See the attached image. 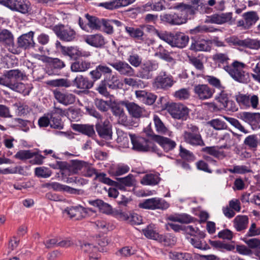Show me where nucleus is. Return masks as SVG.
Masks as SVG:
<instances>
[{"label": "nucleus", "instance_id": "obj_29", "mask_svg": "<svg viewBox=\"0 0 260 260\" xmlns=\"http://www.w3.org/2000/svg\"><path fill=\"white\" fill-rule=\"evenodd\" d=\"M202 151L219 159H223L226 156L224 151L219 150L218 146L206 147L202 149Z\"/></svg>", "mask_w": 260, "mask_h": 260}, {"label": "nucleus", "instance_id": "obj_35", "mask_svg": "<svg viewBox=\"0 0 260 260\" xmlns=\"http://www.w3.org/2000/svg\"><path fill=\"white\" fill-rule=\"evenodd\" d=\"M159 181V178L157 175L148 174L145 175L141 179V183L145 185H153L157 184Z\"/></svg>", "mask_w": 260, "mask_h": 260}, {"label": "nucleus", "instance_id": "obj_42", "mask_svg": "<svg viewBox=\"0 0 260 260\" xmlns=\"http://www.w3.org/2000/svg\"><path fill=\"white\" fill-rule=\"evenodd\" d=\"M111 72V70L106 66H98L96 70L90 72V74L92 77L95 80L100 79L102 73H109Z\"/></svg>", "mask_w": 260, "mask_h": 260}, {"label": "nucleus", "instance_id": "obj_11", "mask_svg": "<svg viewBox=\"0 0 260 260\" xmlns=\"http://www.w3.org/2000/svg\"><path fill=\"white\" fill-rule=\"evenodd\" d=\"M208 21L210 23L217 24L225 23L232 24L235 21V19L233 18L232 12H227L214 14L209 17Z\"/></svg>", "mask_w": 260, "mask_h": 260}, {"label": "nucleus", "instance_id": "obj_51", "mask_svg": "<svg viewBox=\"0 0 260 260\" xmlns=\"http://www.w3.org/2000/svg\"><path fill=\"white\" fill-rule=\"evenodd\" d=\"M88 203L93 206L98 207L100 209H106L108 210H111V207L107 203H104L102 200L97 199L95 200H89Z\"/></svg>", "mask_w": 260, "mask_h": 260}, {"label": "nucleus", "instance_id": "obj_39", "mask_svg": "<svg viewBox=\"0 0 260 260\" xmlns=\"http://www.w3.org/2000/svg\"><path fill=\"white\" fill-rule=\"evenodd\" d=\"M50 117V126L51 127L55 129H62L63 123L62 122L59 116L54 115L53 114H48Z\"/></svg>", "mask_w": 260, "mask_h": 260}, {"label": "nucleus", "instance_id": "obj_38", "mask_svg": "<svg viewBox=\"0 0 260 260\" xmlns=\"http://www.w3.org/2000/svg\"><path fill=\"white\" fill-rule=\"evenodd\" d=\"M242 47L257 50L260 48V41L257 39L246 38L243 40Z\"/></svg>", "mask_w": 260, "mask_h": 260}, {"label": "nucleus", "instance_id": "obj_13", "mask_svg": "<svg viewBox=\"0 0 260 260\" xmlns=\"http://www.w3.org/2000/svg\"><path fill=\"white\" fill-rule=\"evenodd\" d=\"M243 66H224V69L235 80L244 82L246 80L247 74L243 70Z\"/></svg>", "mask_w": 260, "mask_h": 260}, {"label": "nucleus", "instance_id": "obj_44", "mask_svg": "<svg viewBox=\"0 0 260 260\" xmlns=\"http://www.w3.org/2000/svg\"><path fill=\"white\" fill-rule=\"evenodd\" d=\"M34 155L35 152L29 150H21L15 154L14 157L17 159L25 160L32 158Z\"/></svg>", "mask_w": 260, "mask_h": 260}, {"label": "nucleus", "instance_id": "obj_10", "mask_svg": "<svg viewBox=\"0 0 260 260\" xmlns=\"http://www.w3.org/2000/svg\"><path fill=\"white\" fill-rule=\"evenodd\" d=\"M236 101L241 105L254 109L257 108L259 99L257 95H252L251 96L246 94L239 93L236 95Z\"/></svg>", "mask_w": 260, "mask_h": 260}, {"label": "nucleus", "instance_id": "obj_19", "mask_svg": "<svg viewBox=\"0 0 260 260\" xmlns=\"http://www.w3.org/2000/svg\"><path fill=\"white\" fill-rule=\"evenodd\" d=\"M135 0H111L109 2L100 4V6L105 8L112 10L126 7L133 4Z\"/></svg>", "mask_w": 260, "mask_h": 260}, {"label": "nucleus", "instance_id": "obj_48", "mask_svg": "<svg viewBox=\"0 0 260 260\" xmlns=\"http://www.w3.org/2000/svg\"><path fill=\"white\" fill-rule=\"evenodd\" d=\"M208 124L216 130L226 129L227 125L225 123L218 119H213L208 122Z\"/></svg>", "mask_w": 260, "mask_h": 260}, {"label": "nucleus", "instance_id": "obj_26", "mask_svg": "<svg viewBox=\"0 0 260 260\" xmlns=\"http://www.w3.org/2000/svg\"><path fill=\"white\" fill-rule=\"evenodd\" d=\"M209 42L204 39L193 40L190 49L195 51H207L210 50Z\"/></svg>", "mask_w": 260, "mask_h": 260}, {"label": "nucleus", "instance_id": "obj_61", "mask_svg": "<svg viewBox=\"0 0 260 260\" xmlns=\"http://www.w3.org/2000/svg\"><path fill=\"white\" fill-rule=\"evenodd\" d=\"M62 53L64 55H67L70 58H76L77 51L73 47H62Z\"/></svg>", "mask_w": 260, "mask_h": 260}, {"label": "nucleus", "instance_id": "obj_53", "mask_svg": "<svg viewBox=\"0 0 260 260\" xmlns=\"http://www.w3.org/2000/svg\"><path fill=\"white\" fill-rule=\"evenodd\" d=\"M189 91L188 89L182 88L176 91L174 93V96L179 100H184L189 98Z\"/></svg>", "mask_w": 260, "mask_h": 260}, {"label": "nucleus", "instance_id": "obj_23", "mask_svg": "<svg viewBox=\"0 0 260 260\" xmlns=\"http://www.w3.org/2000/svg\"><path fill=\"white\" fill-rule=\"evenodd\" d=\"M248 223L249 218L246 215H237L233 220V226L238 232H240L246 229Z\"/></svg>", "mask_w": 260, "mask_h": 260}, {"label": "nucleus", "instance_id": "obj_31", "mask_svg": "<svg viewBox=\"0 0 260 260\" xmlns=\"http://www.w3.org/2000/svg\"><path fill=\"white\" fill-rule=\"evenodd\" d=\"M14 11L26 14L30 10V4L27 0H17Z\"/></svg>", "mask_w": 260, "mask_h": 260}, {"label": "nucleus", "instance_id": "obj_60", "mask_svg": "<svg viewBox=\"0 0 260 260\" xmlns=\"http://www.w3.org/2000/svg\"><path fill=\"white\" fill-rule=\"evenodd\" d=\"M102 25L104 26V31L108 34H112L114 32L113 25L110 20H102Z\"/></svg>", "mask_w": 260, "mask_h": 260}, {"label": "nucleus", "instance_id": "obj_24", "mask_svg": "<svg viewBox=\"0 0 260 260\" xmlns=\"http://www.w3.org/2000/svg\"><path fill=\"white\" fill-rule=\"evenodd\" d=\"M47 187L55 191H65L72 194H79V190L72 188L66 185H62L57 182L47 183L46 185Z\"/></svg>", "mask_w": 260, "mask_h": 260}, {"label": "nucleus", "instance_id": "obj_22", "mask_svg": "<svg viewBox=\"0 0 260 260\" xmlns=\"http://www.w3.org/2000/svg\"><path fill=\"white\" fill-rule=\"evenodd\" d=\"M173 85V80L171 77H168L166 74L159 75L155 79L153 86L156 89L167 88Z\"/></svg>", "mask_w": 260, "mask_h": 260}, {"label": "nucleus", "instance_id": "obj_57", "mask_svg": "<svg viewBox=\"0 0 260 260\" xmlns=\"http://www.w3.org/2000/svg\"><path fill=\"white\" fill-rule=\"evenodd\" d=\"M35 174L38 177L47 178L51 176V172L46 168L38 167L35 169Z\"/></svg>", "mask_w": 260, "mask_h": 260}, {"label": "nucleus", "instance_id": "obj_33", "mask_svg": "<svg viewBox=\"0 0 260 260\" xmlns=\"http://www.w3.org/2000/svg\"><path fill=\"white\" fill-rule=\"evenodd\" d=\"M125 31L130 37L138 40H143L144 32L141 28L125 27Z\"/></svg>", "mask_w": 260, "mask_h": 260}, {"label": "nucleus", "instance_id": "obj_14", "mask_svg": "<svg viewBox=\"0 0 260 260\" xmlns=\"http://www.w3.org/2000/svg\"><path fill=\"white\" fill-rule=\"evenodd\" d=\"M129 136L133 149L141 151H148L149 143L146 139L135 135L129 134Z\"/></svg>", "mask_w": 260, "mask_h": 260}, {"label": "nucleus", "instance_id": "obj_21", "mask_svg": "<svg viewBox=\"0 0 260 260\" xmlns=\"http://www.w3.org/2000/svg\"><path fill=\"white\" fill-rule=\"evenodd\" d=\"M55 99L60 103L64 105L72 104L75 101V96L70 93H63L57 90L53 91Z\"/></svg>", "mask_w": 260, "mask_h": 260}, {"label": "nucleus", "instance_id": "obj_15", "mask_svg": "<svg viewBox=\"0 0 260 260\" xmlns=\"http://www.w3.org/2000/svg\"><path fill=\"white\" fill-rule=\"evenodd\" d=\"M95 128L101 138L106 139L112 138V126L109 121L105 120L103 122H98L95 125Z\"/></svg>", "mask_w": 260, "mask_h": 260}, {"label": "nucleus", "instance_id": "obj_32", "mask_svg": "<svg viewBox=\"0 0 260 260\" xmlns=\"http://www.w3.org/2000/svg\"><path fill=\"white\" fill-rule=\"evenodd\" d=\"M144 235L148 238L157 240L160 235L158 234L154 224H149L143 230Z\"/></svg>", "mask_w": 260, "mask_h": 260}, {"label": "nucleus", "instance_id": "obj_9", "mask_svg": "<svg viewBox=\"0 0 260 260\" xmlns=\"http://www.w3.org/2000/svg\"><path fill=\"white\" fill-rule=\"evenodd\" d=\"M167 110L176 119L185 118L188 114V109L181 104L173 103L167 107Z\"/></svg>", "mask_w": 260, "mask_h": 260}, {"label": "nucleus", "instance_id": "obj_4", "mask_svg": "<svg viewBox=\"0 0 260 260\" xmlns=\"http://www.w3.org/2000/svg\"><path fill=\"white\" fill-rule=\"evenodd\" d=\"M0 44L6 47L13 54H18L19 50L14 45V36L7 29H0Z\"/></svg>", "mask_w": 260, "mask_h": 260}, {"label": "nucleus", "instance_id": "obj_46", "mask_svg": "<svg viewBox=\"0 0 260 260\" xmlns=\"http://www.w3.org/2000/svg\"><path fill=\"white\" fill-rule=\"evenodd\" d=\"M39 59L42 60L44 63L52 64L64 65L63 62L57 58H52L46 56H39Z\"/></svg>", "mask_w": 260, "mask_h": 260}, {"label": "nucleus", "instance_id": "obj_62", "mask_svg": "<svg viewBox=\"0 0 260 260\" xmlns=\"http://www.w3.org/2000/svg\"><path fill=\"white\" fill-rule=\"evenodd\" d=\"M225 41L230 46L242 47L243 45V40H240L235 36L226 38Z\"/></svg>", "mask_w": 260, "mask_h": 260}, {"label": "nucleus", "instance_id": "obj_1", "mask_svg": "<svg viewBox=\"0 0 260 260\" xmlns=\"http://www.w3.org/2000/svg\"><path fill=\"white\" fill-rule=\"evenodd\" d=\"M25 77V74L19 70L8 71L0 77V84L16 91L23 92L26 89L25 85L19 81L23 80Z\"/></svg>", "mask_w": 260, "mask_h": 260}, {"label": "nucleus", "instance_id": "obj_64", "mask_svg": "<svg viewBox=\"0 0 260 260\" xmlns=\"http://www.w3.org/2000/svg\"><path fill=\"white\" fill-rule=\"evenodd\" d=\"M129 170V167L124 164H120L116 166L115 170V175L120 176L127 173Z\"/></svg>", "mask_w": 260, "mask_h": 260}, {"label": "nucleus", "instance_id": "obj_5", "mask_svg": "<svg viewBox=\"0 0 260 260\" xmlns=\"http://www.w3.org/2000/svg\"><path fill=\"white\" fill-rule=\"evenodd\" d=\"M146 130L147 135L152 137V139L157 142L166 151H169L173 149L176 144L175 141L169 138L155 134L150 127V125Z\"/></svg>", "mask_w": 260, "mask_h": 260}, {"label": "nucleus", "instance_id": "obj_30", "mask_svg": "<svg viewBox=\"0 0 260 260\" xmlns=\"http://www.w3.org/2000/svg\"><path fill=\"white\" fill-rule=\"evenodd\" d=\"M138 67V66H136ZM138 72L137 75L140 77L145 79L151 78L154 71L156 70L153 66H139Z\"/></svg>", "mask_w": 260, "mask_h": 260}, {"label": "nucleus", "instance_id": "obj_50", "mask_svg": "<svg viewBox=\"0 0 260 260\" xmlns=\"http://www.w3.org/2000/svg\"><path fill=\"white\" fill-rule=\"evenodd\" d=\"M190 243L195 247L202 250L209 249V246L203 240L191 238L190 240Z\"/></svg>", "mask_w": 260, "mask_h": 260}, {"label": "nucleus", "instance_id": "obj_56", "mask_svg": "<svg viewBox=\"0 0 260 260\" xmlns=\"http://www.w3.org/2000/svg\"><path fill=\"white\" fill-rule=\"evenodd\" d=\"M87 163L80 160H75L72 163V168L73 169L75 173H77L78 171H80L81 173L82 174V172L85 167Z\"/></svg>", "mask_w": 260, "mask_h": 260}, {"label": "nucleus", "instance_id": "obj_45", "mask_svg": "<svg viewBox=\"0 0 260 260\" xmlns=\"http://www.w3.org/2000/svg\"><path fill=\"white\" fill-rule=\"evenodd\" d=\"M118 137L117 141L124 147H128L129 146V137L127 134L122 131L117 133Z\"/></svg>", "mask_w": 260, "mask_h": 260}, {"label": "nucleus", "instance_id": "obj_52", "mask_svg": "<svg viewBox=\"0 0 260 260\" xmlns=\"http://www.w3.org/2000/svg\"><path fill=\"white\" fill-rule=\"evenodd\" d=\"M94 104L99 110L104 112L108 111L110 106L109 102L100 99L94 100Z\"/></svg>", "mask_w": 260, "mask_h": 260}, {"label": "nucleus", "instance_id": "obj_8", "mask_svg": "<svg viewBox=\"0 0 260 260\" xmlns=\"http://www.w3.org/2000/svg\"><path fill=\"white\" fill-rule=\"evenodd\" d=\"M54 31L60 40L64 41H72L76 38L75 31L71 27H65L64 25L54 26Z\"/></svg>", "mask_w": 260, "mask_h": 260}, {"label": "nucleus", "instance_id": "obj_18", "mask_svg": "<svg viewBox=\"0 0 260 260\" xmlns=\"http://www.w3.org/2000/svg\"><path fill=\"white\" fill-rule=\"evenodd\" d=\"M122 104L126 107L129 114L133 117L138 118L142 116L144 109L134 102H123Z\"/></svg>", "mask_w": 260, "mask_h": 260}, {"label": "nucleus", "instance_id": "obj_7", "mask_svg": "<svg viewBox=\"0 0 260 260\" xmlns=\"http://www.w3.org/2000/svg\"><path fill=\"white\" fill-rule=\"evenodd\" d=\"M139 207L146 209H166L169 208V204L161 199L154 198L146 200L139 204Z\"/></svg>", "mask_w": 260, "mask_h": 260}, {"label": "nucleus", "instance_id": "obj_6", "mask_svg": "<svg viewBox=\"0 0 260 260\" xmlns=\"http://www.w3.org/2000/svg\"><path fill=\"white\" fill-rule=\"evenodd\" d=\"M89 260H98L100 258L99 250L94 245L86 241H79L76 244Z\"/></svg>", "mask_w": 260, "mask_h": 260}, {"label": "nucleus", "instance_id": "obj_55", "mask_svg": "<svg viewBox=\"0 0 260 260\" xmlns=\"http://www.w3.org/2000/svg\"><path fill=\"white\" fill-rule=\"evenodd\" d=\"M188 59L190 63L193 65H203L206 63V58L202 55H200L198 57L188 56Z\"/></svg>", "mask_w": 260, "mask_h": 260}, {"label": "nucleus", "instance_id": "obj_58", "mask_svg": "<svg viewBox=\"0 0 260 260\" xmlns=\"http://www.w3.org/2000/svg\"><path fill=\"white\" fill-rule=\"evenodd\" d=\"M121 74L132 76L134 74L135 71L131 66H114Z\"/></svg>", "mask_w": 260, "mask_h": 260}, {"label": "nucleus", "instance_id": "obj_36", "mask_svg": "<svg viewBox=\"0 0 260 260\" xmlns=\"http://www.w3.org/2000/svg\"><path fill=\"white\" fill-rule=\"evenodd\" d=\"M242 17L250 27L259 19V17L255 11H249L244 13L243 14Z\"/></svg>", "mask_w": 260, "mask_h": 260}, {"label": "nucleus", "instance_id": "obj_20", "mask_svg": "<svg viewBox=\"0 0 260 260\" xmlns=\"http://www.w3.org/2000/svg\"><path fill=\"white\" fill-rule=\"evenodd\" d=\"M183 137L184 141L192 146H201L205 145L204 141L200 133L190 134L187 133H183Z\"/></svg>", "mask_w": 260, "mask_h": 260}, {"label": "nucleus", "instance_id": "obj_54", "mask_svg": "<svg viewBox=\"0 0 260 260\" xmlns=\"http://www.w3.org/2000/svg\"><path fill=\"white\" fill-rule=\"evenodd\" d=\"M97 173L96 170L91 165L87 163L84 168L82 175L86 177H91L94 175L95 177Z\"/></svg>", "mask_w": 260, "mask_h": 260}, {"label": "nucleus", "instance_id": "obj_47", "mask_svg": "<svg viewBox=\"0 0 260 260\" xmlns=\"http://www.w3.org/2000/svg\"><path fill=\"white\" fill-rule=\"evenodd\" d=\"M153 11H160L166 9H171L170 5L165 0H159L153 3Z\"/></svg>", "mask_w": 260, "mask_h": 260}, {"label": "nucleus", "instance_id": "obj_16", "mask_svg": "<svg viewBox=\"0 0 260 260\" xmlns=\"http://www.w3.org/2000/svg\"><path fill=\"white\" fill-rule=\"evenodd\" d=\"M91 212L92 210L90 209H86L81 206H77L70 208L68 210V214L72 218L80 220L87 217Z\"/></svg>", "mask_w": 260, "mask_h": 260}, {"label": "nucleus", "instance_id": "obj_49", "mask_svg": "<svg viewBox=\"0 0 260 260\" xmlns=\"http://www.w3.org/2000/svg\"><path fill=\"white\" fill-rule=\"evenodd\" d=\"M95 224L97 228L104 231L112 230L114 229V225L103 219L98 220L95 221Z\"/></svg>", "mask_w": 260, "mask_h": 260}, {"label": "nucleus", "instance_id": "obj_40", "mask_svg": "<svg viewBox=\"0 0 260 260\" xmlns=\"http://www.w3.org/2000/svg\"><path fill=\"white\" fill-rule=\"evenodd\" d=\"M74 128L88 136H92L95 134L92 125L77 124L74 125Z\"/></svg>", "mask_w": 260, "mask_h": 260}, {"label": "nucleus", "instance_id": "obj_63", "mask_svg": "<svg viewBox=\"0 0 260 260\" xmlns=\"http://www.w3.org/2000/svg\"><path fill=\"white\" fill-rule=\"evenodd\" d=\"M119 181L121 183L127 186H132L136 183L134 177L132 174H129L125 177L120 178Z\"/></svg>", "mask_w": 260, "mask_h": 260}, {"label": "nucleus", "instance_id": "obj_37", "mask_svg": "<svg viewBox=\"0 0 260 260\" xmlns=\"http://www.w3.org/2000/svg\"><path fill=\"white\" fill-rule=\"evenodd\" d=\"M169 220L179 222L182 223H188L192 221V218L187 214L170 215L168 217Z\"/></svg>", "mask_w": 260, "mask_h": 260}, {"label": "nucleus", "instance_id": "obj_27", "mask_svg": "<svg viewBox=\"0 0 260 260\" xmlns=\"http://www.w3.org/2000/svg\"><path fill=\"white\" fill-rule=\"evenodd\" d=\"M154 124L156 132L161 135H167L171 136L172 132H170L160 118L156 115H153Z\"/></svg>", "mask_w": 260, "mask_h": 260}, {"label": "nucleus", "instance_id": "obj_25", "mask_svg": "<svg viewBox=\"0 0 260 260\" xmlns=\"http://www.w3.org/2000/svg\"><path fill=\"white\" fill-rule=\"evenodd\" d=\"M85 41L89 45L95 47H101L105 43L104 37L99 34L88 36Z\"/></svg>", "mask_w": 260, "mask_h": 260}, {"label": "nucleus", "instance_id": "obj_17", "mask_svg": "<svg viewBox=\"0 0 260 260\" xmlns=\"http://www.w3.org/2000/svg\"><path fill=\"white\" fill-rule=\"evenodd\" d=\"M34 35V32L29 31L21 35L17 39V47L19 52L20 51V48L26 49L35 46V43L33 40Z\"/></svg>", "mask_w": 260, "mask_h": 260}, {"label": "nucleus", "instance_id": "obj_28", "mask_svg": "<svg viewBox=\"0 0 260 260\" xmlns=\"http://www.w3.org/2000/svg\"><path fill=\"white\" fill-rule=\"evenodd\" d=\"M84 17L87 20V28L89 27L93 30L100 29L102 23V20L89 14H85Z\"/></svg>", "mask_w": 260, "mask_h": 260}, {"label": "nucleus", "instance_id": "obj_12", "mask_svg": "<svg viewBox=\"0 0 260 260\" xmlns=\"http://www.w3.org/2000/svg\"><path fill=\"white\" fill-rule=\"evenodd\" d=\"M193 91L199 99L206 100L212 97L214 90L206 84H198L194 86Z\"/></svg>", "mask_w": 260, "mask_h": 260}, {"label": "nucleus", "instance_id": "obj_34", "mask_svg": "<svg viewBox=\"0 0 260 260\" xmlns=\"http://www.w3.org/2000/svg\"><path fill=\"white\" fill-rule=\"evenodd\" d=\"M74 84L81 89H86L91 88L93 86L92 83L89 82L83 77H77L74 80Z\"/></svg>", "mask_w": 260, "mask_h": 260}, {"label": "nucleus", "instance_id": "obj_41", "mask_svg": "<svg viewBox=\"0 0 260 260\" xmlns=\"http://www.w3.org/2000/svg\"><path fill=\"white\" fill-rule=\"evenodd\" d=\"M185 232L192 236L199 237L200 238H204L205 237L204 232L200 231L198 228L192 225H187L185 227Z\"/></svg>", "mask_w": 260, "mask_h": 260}, {"label": "nucleus", "instance_id": "obj_3", "mask_svg": "<svg viewBox=\"0 0 260 260\" xmlns=\"http://www.w3.org/2000/svg\"><path fill=\"white\" fill-rule=\"evenodd\" d=\"M147 28L153 30L157 36L162 40L165 41L172 47L183 48L188 44L189 37L181 32L171 33L161 32L155 29L153 26H148Z\"/></svg>", "mask_w": 260, "mask_h": 260}, {"label": "nucleus", "instance_id": "obj_43", "mask_svg": "<svg viewBox=\"0 0 260 260\" xmlns=\"http://www.w3.org/2000/svg\"><path fill=\"white\" fill-rule=\"evenodd\" d=\"M157 240L166 246L173 245L176 241L175 237L171 235H160Z\"/></svg>", "mask_w": 260, "mask_h": 260}, {"label": "nucleus", "instance_id": "obj_59", "mask_svg": "<svg viewBox=\"0 0 260 260\" xmlns=\"http://www.w3.org/2000/svg\"><path fill=\"white\" fill-rule=\"evenodd\" d=\"M14 54L4 56L2 59V63L6 65H17L18 63V60Z\"/></svg>", "mask_w": 260, "mask_h": 260}, {"label": "nucleus", "instance_id": "obj_2", "mask_svg": "<svg viewBox=\"0 0 260 260\" xmlns=\"http://www.w3.org/2000/svg\"><path fill=\"white\" fill-rule=\"evenodd\" d=\"M176 12L165 14L161 16L162 21L171 25H180L186 22L190 16L194 13L193 9L189 5L178 6Z\"/></svg>", "mask_w": 260, "mask_h": 260}]
</instances>
